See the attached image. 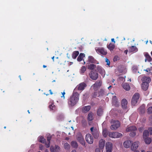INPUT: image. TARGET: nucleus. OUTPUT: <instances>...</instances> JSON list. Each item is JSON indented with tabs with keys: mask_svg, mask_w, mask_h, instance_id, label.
<instances>
[{
	"mask_svg": "<svg viewBox=\"0 0 152 152\" xmlns=\"http://www.w3.org/2000/svg\"><path fill=\"white\" fill-rule=\"evenodd\" d=\"M79 95L78 93L74 92L68 99V103L69 106L72 107L75 105L79 100Z\"/></svg>",
	"mask_w": 152,
	"mask_h": 152,
	"instance_id": "obj_1",
	"label": "nucleus"
},
{
	"mask_svg": "<svg viewBox=\"0 0 152 152\" xmlns=\"http://www.w3.org/2000/svg\"><path fill=\"white\" fill-rule=\"evenodd\" d=\"M110 122L112 124L110 129L112 130H116L120 126V123L118 121L112 119Z\"/></svg>",
	"mask_w": 152,
	"mask_h": 152,
	"instance_id": "obj_2",
	"label": "nucleus"
},
{
	"mask_svg": "<svg viewBox=\"0 0 152 152\" xmlns=\"http://www.w3.org/2000/svg\"><path fill=\"white\" fill-rule=\"evenodd\" d=\"M104 91L103 89H101L98 91H95L92 94L91 96L92 98H95L96 97H100L103 96L104 95Z\"/></svg>",
	"mask_w": 152,
	"mask_h": 152,
	"instance_id": "obj_3",
	"label": "nucleus"
},
{
	"mask_svg": "<svg viewBox=\"0 0 152 152\" xmlns=\"http://www.w3.org/2000/svg\"><path fill=\"white\" fill-rule=\"evenodd\" d=\"M140 96V94L138 93H137L134 94L131 101V103L132 105L134 106L137 103Z\"/></svg>",
	"mask_w": 152,
	"mask_h": 152,
	"instance_id": "obj_4",
	"label": "nucleus"
},
{
	"mask_svg": "<svg viewBox=\"0 0 152 152\" xmlns=\"http://www.w3.org/2000/svg\"><path fill=\"white\" fill-rule=\"evenodd\" d=\"M77 138L78 141L83 145L85 146V142L80 132L78 133L77 135Z\"/></svg>",
	"mask_w": 152,
	"mask_h": 152,
	"instance_id": "obj_5",
	"label": "nucleus"
},
{
	"mask_svg": "<svg viewBox=\"0 0 152 152\" xmlns=\"http://www.w3.org/2000/svg\"><path fill=\"white\" fill-rule=\"evenodd\" d=\"M122 134L117 132H109V136L113 138H118L121 137Z\"/></svg>",
	"mask_w": 152,
	"mask_h": 152,
	"instance_id": "obj_6",
	"label": "nucleus"
},
{
	"mask_svg": "<svg viewBox=\"0 0 152 152\" xmlns=\"http://www.w3.org/2000/svg\"><path fill=\"white\" fill-rule=\"evenodd\" d=\"M102 84L101 80H98L93 85V88L94 91H97L100 88Z\"/></svg>",
	"mask_w": 152,
	"mask_h": 152,
	"instance_id": "obj_7",
	"label": "nucleus"
},
{
	"mask_svg": "<svg viewBox=\"0 0 152 152\" xmlns=\"http://www.w3.org/2000/svg\"><path fill=\"white\" fill-rule=\"evenodd\" d=\"M89 75L90 78L94 80H96L98 77V74L94 71H91Z\"/></svg>",
	"mask_w": 152,
	"mask_h": 152,
	"instance_id": "obj_8",
	"label": "nucleus"
},
{
	"mask_svg": "<svg viewBox=\"0 0 152 152\" xmlns=\"http://www.w3.org/2000/svg\"><path fill=\"white\" fill-rule=\"evenodd\" d=\"M85 139L86 141L89 144H92L94 142L93 137L91 135L88 134L86 136Z\"/></svg>",
	"mask_w": 152,
	"mask_h": 152,
	"instance_id": "obj_9",
	"label": "nucleus"
},
{
	"mask_svg": "<svg viewBox=\"0 0 152 152\" xmlns=\"http://www.w3.org/2000/svg\"><path fill=\"white\" fill-rule=\"evenodd\" d=\"M113 145L111 142H107L106 145V152H111L112 150Z\"/></svg>",
	"mask_w": 152,
	"mask_h": 152,
	"instance_id": "obj_10",
	"label": "nucleus"
},
{
	"mask_svg": "<svg viewBox=\"0 0 152 152\" xmlns=\"http://www.w3.org/2000/svg\"><path fill=\"white\" fill-rule=\"evenodd\" d=\"M96 69L101 74L102 77H104L105 75V72L104 69L99 66H97Z\"/></svg>",
	"mask_w": 152,
	"mask_h": 152,
	"instance_id": "obj_11",
	"label": "nucleus"
},
{
	"mask_svg": "<svg viewBox=\"0 0 152 152\" xmlns=\"http://www.w3.org/2000/svg\"><path fill=\"white\" fill-rule=\"evenodd\" d=\"M145 105L143 104L138 109L137 111L140 114H142L145 113Z\"/></svg>",
	"mask_w": 152,
	"mask_h": 152,
	"instance_id": "obj_12",
	"label": "nucleus"
},
{
	"mask_svg": "<svg viewBox=\"0 0 152 152\" xmlns=\"http://www.w3.org/2000/svg\"><path fill=\"white\" fill-rule=\"evenodd\" d=\"M88 61L91 63L99 64L98 62L96 60L93 56H88Z\"/></svg>",
	"mask_w": 152,
	"mask_h": 152,
	"instance_id": "obj_13",
	"label": "nucleus"
},
{
	"mask_svg": "<svg viewBox=\"0 0 152 152\" xmlns=\"http://www.w3.org/2000/svg\"><path fill=\"white\" fill-rule=\"evenodd\" d=\"M96 52L103 55H106L107 52L106 50L103 48H99L96 50Z\"/></svg>",
	"mask_w": 152,
	"mask_h": 152,
	"instance_id": "obj_14",
	"label": "nucleus"
},
{
	"mask_svg": "<svg viewBox=\"0 0 152 152\" xmlns=\"http://www.w3.org/2000/svg\"><path fill=\"white\" fill-rule=\"evenodd\" d=\"M140 144V142L139 141H136L133 143L132 145L131 149L132 151L136 150Z\"/></svg>",
	"mask_w": 152,
	"mask_h": 152,
	"instance_id": "obj_15",
	"label": "nucleus"
},
{
	"mask_svg": "<svg viewBox=\"0 0 152 152\" xmlns=\"http://www.w3.org/2000/svg\"><path fill=\"white\" fill-rule=\"evenodd\" d=\"M86 86V83H82L77 85V88L78 90L81 91L84 89Z\"/></svg>",
	"mask_w": 152,
	"mask_h": 152,
	"instance_id": "obj_16",
	"label": "nucleus"
},
{
	"mask_svg": "<svg viewBox=\"0 0 152 152\" xmlns=\"http://www.w3.org/2000/svg\"><path fill=\"white\" fill-rule=\"evenodd\" d=\"M127 101L126 99H124L122 100L121 105L123 109H126L127 108Z\"/></svg>",
	"mask_w": 152,
	"mask_h": 152,
	"instance_id": "obj_17",
	"label": "nucleus"
},
{
	"mask_svg": "<svg viewBox=\"0 0 152 152\" xmlns=\"http://www.w3.org/2000/svg\"><path fill=\"white\" fill-rule=\"evenodd\" d=\"M137 129V128L135 126H132L128 127L126 129V131L127 132H131L136 131Z\"/></svg>",
	"mask_w": 152,
	"mask_h": 152,
	"instance_id": "obj_18",
	"label": "nucleus"
},
{
	"mask_svg": "<svg viewBox=\"0 0 152 152\" xmlns=\"http://www.w3.org/2000/svg\"><path fill=\"white\" fill-rule=\"evenodd\" d=\"M142 82L143 83H147L148 84L151 82V79L150 77L144 76L142 79Z\"/></svg>",
	"mask_w": 152,
	"mask_h": 152,
	"instance_id": "obj_19",
	"label": "nucleus"
},
{
	"mask_svg": "<svg viewBox=\"0 0 152 152\" xmlns=\"http://www.w3.org/2000/svg\"><path fill=\"white\" fill-rule=\"evenodd\" d=\"M105 141L103 139H101L99 141V146L101 149H102L104 147L105 144Z\"/></svg>",
	"mask_w": 152,
	"mask_h": 152,
	"instance_id": "obj_20",
	"label": "nucleus"
},
{
	"mask_svg": "<svg viewBox=\"0 0 152 152\" xmlns=\"http://www.w3.org/2000/svg\"><path fill=\"white\" fill-rule=\"evenodd\" d=\"M144 55L145 57V62L147 60L148 62H151L152 61V58L148 53H144Z\"/></svg>",
	"mask_w": 152,
	"mask_h": 152,
	"instance_id": "obj_21",
	"label": "nucleus"
},
{
	"mask_svg": "<svg viewBox=\"0 0 152 152\" xmlns=\"http://www.w3.org/2000/svg\"><path fill=\"white\" fill-rule=\"evenodd\" d=\"M92 134L95 138L97 139L99 137V132L96 129H94V131L92 132Z\"/></svg>",
	"mask_w": 152,
	"mask_h": 152,
	"instance_id": "obj_22",
	"label": "nucleus"
},
{
	"mask_svg": "<svg viewBox=\"0 0 152 152\" xmlns=\"http://www.w3.org/2000/svg\"><path fill=\"white\" fill-rule=\"evenodd\" d=\"M129 50L130 52H136L138 50V49L135 46H132L129 48Z\"/></svg>",
	"mask_w": 152,
	"mask_h": 152,
	"instance_id": "obj_23",
	"label": "nucleus"
},
{
	"mask_svg": "<svg viewBox=\"0 0 152 152\" xmlns=\"http://www.w3.org/2000/svg\"><path fill=\"white\" fill-rule=\"evenodd\" d=\"M132 144V142L130 140H127L125 141L124 143V147L126 148H128Z\"/></svg>",
	"mask_w": 152,
	"mask_h": 152,
	"instance_id": "obj_24",
	"label": "nucleus"
},
{
	"mask_svg": "<svg viewBox=\"0 0 152 152\" xmlns=\"http://www.w3.org/2000/svg\"><path fill=\"white\" fill-rule=\"evenodd\" d=\"M91 107L90 105L83 107L82 108V111L84 113H86L90 110Z\"/></svg>",
	"mask_w": 152,
	"mask_h": 152,
	"instance_id": "obj_25",
	"label": "nucleus"
},
{
	"mask_svg": "<svg viewBox=\"0 0 152 152\" xmlns=\"http://www.w3.org/2000/svg\"><path fill=\"white\" fill-rule=\"evenodd\" d=\"M123 88L126 91H128L130 89V87L129 84L127 83H125L122 85Z\"/></svg>",
	"mask_w": 152,
	"mask_h": 152,
	"instance_id": "obj_26",
	"label": "nucleus"
},
{
	"mask_svg": "<svg viewBox=\"0 0 152 152\" xmlns=\"http://www.w3.org/2000/svg\"><path fill=\"white\" fill-rule=\"evenodd\" d=\"M52 136H48L47 137V139L48 142L45 143L47 148H49L50 146V140Z\"/></svg>",
	"mask_w": 152,
	"mask_h": 152,
	"instance_id": "obj_27",
	"label": "nucleus"
},
{
	"mask_svg": "<svg viewBox=\"0 0 152 152\" xmlns=\"http://www.w3.org/2000/svg\"><path fill=\"white\" fill-rule=\"evenodd\" d=\"M112 103L113 104L116 106H117L118 105L117 99L115 96H114L113 97Z\"/></svg>",
	"mask_w": 152,
	"mask_h": 152,
	"instance_id": "obj_28",
	"label": "nucleus"
},
{
	"mask_svg": "<svg viewBox=\"0 0 152 152\" xmlns=\"http://www.w3.org/2000/svg\"><path fill=\"white\" fill-rule=\"evenodd\" d=\"M107 48L110 50L111 52L113 50V49L115 48V45L114 44H112L111 43L107 46Z\"/></svg>",
	"mask_w": 152,
	"mask_h": 152,
	"instance_id": "obj_29",
	"label": "nucleus"
},
{
	"mask_svg": "<svg viewBox=\"0 0 152 152\" xmlns=\"http://www.w3.org/2000/svg\"><path fill=\"white\" fill-rule=\"evenodd\" d=\"M148 86L149 84L147 83H143L142 82V88L144 91H146L148 89Z\"/></svg>",
	"mask_w": 152,
	"mask_h": 152,
	"instance_id": "obj_30",
	"label": "nucleus"
},
{
	"mask_svg": "<svg viewBox=\"0 0 152 152\" xmlns=\"http://www.w3.org/2000/svg\"><path fill=\"white\" fill-rule=\"evenodd\" d=\"M85 56V54L83 53H80L77 58V60L78 61L82 60L83 58Z\"/></svg>",
	"mask_w": 152,
	"mask_h": 152,
	"instance_id": "obj_31",
	"label": "nucleus"
},
{
	"mask_svg": "<svg viewBox=\"0 0 152 152\" xmlns=\"http://www.w3.org/2000/svg\"><path fill=\"white\" fill-rule=\"evenodd\" d=\"M109 132L107 131V129H104L102 131V134L103 136L105 137H107L108 135L109 136Z\"/></svg>",
	"mask_w": 152,
	"mask_h": 152,
	"instance_id": "obj_32",
	"label": "nucleus"
},
{
	"mask_svg": "<svg viewBox=\"0 0 152 152\" xmlns=\"http://www.w3.org/2000/svg\"><path fill=\"white\" fill-rule=\"evenodd\" d=\"M79 53L78 51H74L72 54V57L73 59H75L78 55Z\"/></svg>",
	"mask_w": 152,
	"mask_h": 152,
	"instance_id": "obj_33",
	"label": "nucleus"
},
{
	"mask_svg": "<svg viewBox=\"0 0 152 152\" xmlns=\"http://www.w3.org/2000/svg\"><path fill=\"white\" fill-rule=\"evenodd\" d=\"M96 67V65H95L94 64H89L88 65V69L91 70H94Z\"/></svg>",
	"mask_w": 152,
	"mask_h": 152,
	"instance_id": "obj_34",
	"label": "nucleus"
},
{
	"mask_svg": "<svg viewBox=\"0 0 152 152\" xmlns=\"http://www.w3.org/2000/svg\"><path fill=\"white\" fill-rule=\"evenodd\" d=\"M71 145L72 147L75 148H77L78 147V144L77 142L75 141H72Z\"/></svg>",
	"mask_w": 152,
	"mask_h": 152,
	"instance_id": "obj_35",
	"label": "nucleus"
},
{
	"mask_svg": "<svg viewBox=\"0 0 152 152\" xmlns=\"http://www.w3.org/2000/svg\"><path fill=\"white\" fill-rule=\"evenodd\" d=\"M145 142L146 144H149L151 143V142L152 139L151 138L148 137L144 139Z\"/></svg>",
	"mask_w": 152,
	"mask_h": 152,
	"instance_id": "obj_36",
	"label": "nucleus"
},
{
	"mask_svg": "<svg viewBox=\"0 0 152 152\" xmlns=\"http://www.w3.org/2000/svg\"><path fill=\"white\" fill-rule=\"evenodd\" d=\"M149 136V132L148 130H145L144 131L143 133V137L144 139L147 137Z\"/></svg>",
	"mask_w": 152,
	"mask_h": 152,
	"instance_id": "obj_37",
	"label": "nucleus"
},
{
	"mask_svg": "<svg viewBox=\"0 0 152 152\" xmlns=\"http://www.w3.org/2000/svg\"><path fill=\"white\" fill-rule=\"evenodd\" d=\"M49 108L50 110L54 111L56 110V107L54 104H51L49 105Z\"/></svg>",
	"mask_w": 152,
	"mask_h": 152,
	"instance_id": "obj_38",
	"label": "nucleus"
},
{
	"mask_svg": "<svg viewBox=\"0 0 152 152\" xmlns=\"http://www.w3.org/2000/svg\"><path fill=\"white\" fill-rule=\"evenodd\" d=\"M38 140L40 142L44 143L46 142V140L42 136L39 137L38 138Z\"/></svg>",
	"mask_w": 152,
	"mask_h": 152,
	"instance_id": "obj_39",
	"label": "nucleus"
},
{
	"mask_svg": "<svg viewBox=\"0 0 152 152\" xmlns=\"http://www.w3.org/2000/svg\"><path fill=\"white\" fill-rule=\"evenodd\" d=\"M86 70V67L85 66H82L80 69V72L81 74H83L84 73Z\"/></svg>",
	"mask_w": 152,
	"mask_h": 152,
	"instance_id": "obj_40",
	"label": "nucleus"
},
{
	"mask_svg": "<svg viewBox=\"0 0 152 152\" xmlns=\"http://www.w3.org/2000/svg\"><path fill=\"white\" fill-rule=\"evenodd\" d=\"M93 119V113H90L88 115V120L89 121H91Z\"/></svg>",
	"mask_w": 152,
	"mask_h": 152,
	"instance_id": "obj_41",
	"label": "nucleus"
},
{
	"mask_svg": "<svg viewBox=\"0 0 152 152\" xmlns=\"http://www.w3.org/2000/svg\"><path fill=\"white\" fill-rule=\"evenodd\" d=\"M103 113V111L102 109L101 108H99L97 111V115L98 116H101L102 115Z\"/></svg>",
	"mask_w": 152,
	"mask_h": 152,
	"instance_id": "obj_42",
	"label": "nucleus"
},
{
	"mask_svg": "<svg viewBox=\"0 0 152 152\" xmlns=\"http://www.w3.org/2000/svg\"><path fill=\"white\" fill-rule=\"evenodd\" d=\"M69 145L67 143H65L64 145V148L65 149H68L70 148Z\"/></svg>",
	"mask_w": 152,
	"mask_h": 152,
	"instance_id": "obj_43",
	"label": "nucleus"
},
{
	"mask_svg": "<svg viewBox=\"0 0 152 152\" xmlns=\"http://www.w3.org/2000/svg\"><path fill=\"white\" fill-rule=\"evenodd\" d=\"M136 134V131L131 132L129 134L130 136L132 137H134Z\"/></svg>",
	"mask_w": 152,
	"mask_h": 152,
	"instance_id": "obj_44",
	"label": "nucleus"
},
{
	"mask_svg": "<svg viewBox=\"0 0 152 152\" xmlns=\"http://www.w3.org/2000/svg\"><path fill=\"white\" fill-rule=\"evenodd\" d=\"M51 152H56V151L53 146H51L50 148Z\"/></svg>",
	"mask_w": 152,
	"mask_h": 152,
	"instance_id": "obj_45",
	"label": "nucleus"
},
{
	"mask_svg": "<svg viewBox=\"0 0 152 152\" xmlns=\"http://www.w3.org/2000/svg\"><path fill=\"white\" fill-rule=\"evenodd\" d=\"M147 112L148 114L152 113V107H149L147 110Z\"/></svg>",
	"mask_w": 152,
	"mask_h": 152,
	"instance_id": "obj_46",
	"label": "nucleus"
},
{
	"mask_svg": "<svg viewBox=\"0 0 152 152\" xmlns=\"http://www.w3.org/2000/svg\"><path fill=\"white\" fill-rule=\"evenodd\" d=\"M82 124L83 126H85L87 124V121L86 120H83L82 121Z\"/></svg>",
	"mask_w": 152,
	"mask_h": 152,
	"instance_id": "obj_47",
	"label": "nucleus"
},
{
	"mask_svg": "<svg viewBox=\"0 0 152 152\" xmlns=\"http://www.w3.org/2000/svg\"><path fill=\"white\" fill-rule=\"evenodd\" d=\"M105 61L107 63L106 64L107 65L109 66L110 65V61L107 58H105Z\"/></svg>",
	"mask_w": 152,
	"mask_h": 152,
	"instance_id": "obj_48",
	"label": "nucleus"
},
{
	"mask_svg": "<svg viewBox=\"0 0 152 152\" xmlns=\"http://www.w3.org/2000/svg\"><path fill=\"white\" fill-rule=\"evenodd\" d=\"M132 69L133 71L136 72L137 70V68L135 66H133L132 67Z\"/></svg>",
	"mask_w": 152,
	"mask_h": 152,
	"instance_id": "obj_49",
	"label": "nucleus"
},
{
	"mask_svg": "<svg viewBox=\"0 0 152 152\" xmlns=\"http://www.w3.org/2000/svg\"><path fill=\"white\" fill-rule=\"evenodd\" d=\"M54 148H55V149H56V152L59 151L60 149V147L58 145H55V146Z\"/></svg>",
	"mask_w": 152,
	"mask_h": 152,
	"instance_id": "obj_50",
	"label": "nucleus"
},
{
	"mask_svg": "<svg viewBox=\"0 0 152 152\" xmlns=\"http://www.w3.org/2000/svg\"><path fill=\"white\" fill-rule=\"evenodd\" d=\"M148 130L150 132V135L152 134V127H150L148 129Z\"/></svg>",
	"mask_w": 152,
	"mask_h": 152,
	"instance_id": "obj_51",
	"label": "nucleus"
},
{
	"mask_svg": "<svg viewBox=\"0 0 152 152\" xmlns=\"http://www.w3.org/2000/svg\"><path fill=\"white\" fill-rule=\"evenodd\" d=\"M143 129H144V128L142 127H140L139 129V131L140 132H142V131L143 130Z\"/></svg>",
	"mask_w": 152,
	"mask_h": 152,
	"instance_id": "obj_52",
	"label": "nucleus"
},
{
	"mask_svg": "<svg viewBox=\"0 0 152 152\" xmlns=\"http://www.w3.org/2000/svg\"><path fill=\"white\" fill-rule=\"evenodd\" d=\"M62 93V96H61V98H63V97L64 98V95L65 94V93L64 92L63 93Z\"/></svg>",
	"mask_w": 152,
	"mask_h": 152,
	"instance_id": "obj_53",
	"label": "nucleus"
},
{
	"mask_svg": "<svg viewBox=\"0 0 152 152\" xmlns=\"http://www.w3.org/2000/svg\"><path fill=\"white\" fill-rule=\"evenodd\" d=\"M94 127H92L90 129V130L91 132V134L94 131Z\"/></svg>",
	"mask_w": 152,
	"mask_h": 152,
	"instance_id": "obj_54",
	"label": "nucleus"
},
{
	"mask_svg": "<svg viewBox=\"0 0 152 152\" xmlns=\"http://www.w3.org/2000/svg\"><path fill=\"white\" fill-rule=\"evenodd\" d=\"M118 58V57L117 56H115L114 57V58H113V60L114 61H117V58Z\"/></svg>",
	"mask_w": 152,
	"mask_h": 152,
	"instance_id": "obj_55",
	"label": "nucleus"
},
{
	"mask_svg": "<svg viewBox=\"0 0 152 152\" xmlns=\"http://www.w3.org/2000/svg\"><path fill=\"white\" fill-rule=\"evenodd\" d=\"M43 146L42 145H40L39 148H40V150H42V149H43Z\"/></svg>",
	"mask_w": 152,
	"mask_h": 152,
	"instance_id": "obj_56",
	"label": "nucleus"
},
{
	"mask_svg": "<svg viewBox=\"0 0 152 152\" xmlns=\"http://www.w3.org/2000/svg\"><path fill=\"white\" fill-rule=\"evenodd\" d=\"M95 151L96 152H100V151H99V148H96V149H95Z\"/></svg>",
	"mask_w": 152,
	"mask_h": 152,
	"instance_id": "obj_57",
	"label": "nucleus"
},
{
	"mask_svg": "<svg viewBox=\"0 0 152 152\" xmlns=\"http://www.w3.org/2000/svg\"><path fill=\"white\" fill-rule=\"evenodd\" d=\"M111 41L113 42H114V43H115V42L114 40V38H112L111 39Z\"/></svg>",
	"mask_w": 152,
	"mask_h": 152,
	"instance_id": "obj_58",
	"label": "nucleus"
},
{
	"mask_svg": "<svg viewBox=\"0 0 152 152\" xmlns=\"http://www.w3.org/2000/svg\"><path fill=\"white\" fill-rule=\"evenodd\" d=\"M49 91H50V94H53V93L52 92V91L51 90H49Z\"/></svg>",
	"mask_w": 152,
	"mask_h": 152,
	"instance_id": "obj_59",
	"label": "nucleus"
},
{
	"mask_svg": "<svg viewBox=\"0 0 152 152\" xmlns=\"http://www.w3.org/2000/svg\"><path fill=\"white\" fill-rule=\"evenodd\" d=\"M128 50H125L124 51V53L126 54H127V52H128Z\"/></svg>",
	"mask_w": 152,
	"mask_h": 152,
	"instance_id": "obj_60",
	"label": "nucleus"
},
{
	"mask_svg": "<svg viewBox=\"0 0 152 152\" xmlns=\"http://www.w3.org/2000/svg\"><path fill=\"white\" fill-rule=\"evenodd\" d=\"M69 139V138L68 137H66L65 138V140H68Z\"/></svg>",
	"mask_w": 152,
	"mask_h": 152,
	"instance_id": "obj_61",
	"label": "nucleus"
},
{
	"mask_svg": "<svg viewBox=\"0 0 152 152\" xmlns=\"http://www.w3.org/2000/svg\"><path fill=\"white\" fill-rule=\"evenodd\" d=\"M71 152H76V151L75 150H72Z\"/></svg>",
	"mask_w": 152,
	"mask_h": 152,
	"instance_id": "obj_62",
	"label": "nucleus"
},
{
	"mask_svg": "<svg viewBox=\"0 0 152 152\" xmlns=\"http://www.w3.org/2000/svg\"><path fill=\"white\" fill-rule=\"evenodd\" d=\"M43 67L44 68H45L47 67V66L45 65H43Z\"/></svg>",
	"mask_w": 152,
	"mask_h": 152,
	"instance_id": "obj_63",
	"label": "nucleus"
},
{
	"mask_svg": "<svg viewBox=\"0 0 152 152\" xmlns=\"http://www.w3.org/2000/svg\"><path fill=\"white\" fill-rule=\"evenodd\" d=\"M134 152H140V151L138 150H135Z\"/></svg>",
	"mask_w": 152,
	"mask_h": 152,
	"instance_id": "obj_64",
	"label": "nucleus"
}]
</instances>
